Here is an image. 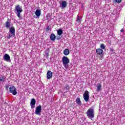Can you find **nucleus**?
I'll use <instances>...</instances> for the list:
<instances>
[{
  "mask_svg": "<svg viewBox=\"0 0 125 125\" xmlns=\"http://www.w3.org/2000/svg\"><path fill=\"white\" fill-rule=\"evenodd\" d=\"M62 65L66 69L69 68V63H70V59L66 56H63L62 58Z\"/></svg>",
  "mask_w": 125,
  "mask_h": 125,
  "instance_id": "1",
  "label": "nucleus"
},
{
  "mask_svg": "<svg viewBox=\"0 0 125 125\" xmlns=\"http://www.w3.org/2000/svg\"><path fill=\"white\" fill-rule=\"evenodd\" d=\"M22 11L23 10L22 9V8H21L20 5H17L15 6L14 12L17 14L18 18H20V19H21V16H20V14Z\"/></svg>",
  "mask_w": 125,
  "mask_h": 125,
  "instance_id": "2",
  "label": "nucleus"
},
{
  "mask_svg": "<svg viewBox=\"0 0 125 125\" xmlns=\"http://www.w3.org/2000/svg\"><path fill=\"white\" fill-rule=\"evenodd\" d=\"M86 115L88 119L92 120L94 118V110L92 108H89L86 112Z\"/></svg>",
  "mask_w": 125,
  "mask_h": 125,
  "instance_id": "3",
  "label": "nucleus"
},
{
  "mask_svg": "<svg viewBox=\"0 0 125 125\" xmlns=\"http://www.w3.org/2000/svg\"><path fill=\"white\" fill-rule=\"evenodd\" d=\"M9 92L10 93H12L13 95H16L17 94V91H16V88H15V86L12 85L9 88Z\"/></svg>",
  "mask_w": 125,
  "mask_h": 125,
  "instance_id": "4",
  "label": "nucleus"
},
{
  "mask_svg": "<svg viewBox=\"0 0 125 125\" xmlns=\"http://www.w3.org/2000/svg\"><path fill=\"white\" fill-rule=\"evenodd\" d=\"M89 92H88V91H85L83 95L84 100L85 101V102H88L89 99Z\"/></svg>",
  "mask_w": 125,
  "mask_h": 125,
  "instance_id": "5",
  "label": "nucleus"
},
{
  "mask_svg": "<svg viewBox=\"0 0 125 125\" xmlns=\"http://www.w3.org/2000/svg\"><path fill=\"white\" fill-rule=\"evenodd\" d=\"M41 113H42V105H38L35 110V114L38 115L40 116L41 115Z\"/></svg>",
  "mask_w": 125,
  "mask_h": 125,
  "instance_id": "6",
  "label": "nucleus"
},
{
  "mask_svg": "<svg viewBox=\"0 0 125 125\" xmlns=\"http://www.w3.org/2000/svg\"><path fill=\"white\" fill-rule=\"evenodd\" d=\"M60 7L63 9V8H66L67 7V1L63 0L60 2Z\"/></svg>",
  "mask_w": 125,
  "mask_h": 125,
  "instance_id": "7",
  "label": "nucleus"
},
{
  "mask_svg": "<svg viewBox=\"0 0 125 125\" xmlns=\"http://www.w3.org/2000/svg\"><path fill=\"white\" fill-rule=\"evenodd\" d=\"M3 59L4 61L6 62H11V60L10 59V56L7 54H5L3 57Z\"/></svg>",
  "mask_w": 125,
  "mask_h": 125,
  "instance_id": "8",
  "label": "nucleus"
},
{
  "mask_svg": "<svg viewBox=\"0 0 125 125\" xmlns=\"http://www.w3.org/2000/svg\"><path fill=\"white\" fill-rule=\"evenodd\" d=\"M9 33L11 34L13 37H15V28H14V26H12L10 28Z\"/></svg>",
  "mask_w": 125,
  "mask_h": 125,
  "instance_id": "9",
  "label": "nucleus"
},
{
  "mask_svg": "<svg viewBox=\"0 0 125 125\" xmlns=\"http://www.w3.org/2000/svg\"><path fill=\"white\" fill-rule=\"evenodd\" d=\"M35 105H36V99H32L30 102V106L32 109L35 108Z\"/></svg>",
  "mask_w": 125,
  "mask_h": 125,
  "instance_id": "10",
  "label": "nucleus"
},
{
  "mask_svg": "<svg viewBox=\"0 0 125 125\" xmlns=\"http://www.w3.org/2000/svg\"><path fill=\"white\" fill-rule=\"evenodd\" d=\"M46 75L47 80H50L52 78V72L50 70L48 71Z\"/></svg>",
  "mask_w": 125,
  "mask_h": 125,
  "instance_id": "11",
  "label": "nucleus"
},
{
  "mask_svg": "<svg viewBox=\"0 0 125 125\" xmlns=\"http://www.w3.org/2000/svg\"><path fill=\"white\" fill-rule=\"evenodd\" d=\"M96 52L98 55H101L102 54H103V50L102 49H97L96 50Z\"/></svg>",
  "mask_w": 125,
  "mask_h": 125,
  "instance_id": "12",
  "label": "nucleus"
},
{
  "mask_svg": "<svg viewBox=\"0 0 125 125\" xmlns=\"http://www.w3.org/2000/svg\"><path fill=\"white\" fill-rule=\"evenodd\" d=\"M41 14H42L41 10L37 9L35 12V15H36L37 17H40V16H41Z\"/></svg>",
  "mask_w": 125,
  "mask_h": 125,
  "instance_id": "13",
  "label": "nucleus"
},
{
  "mask_svg": "<svg viewBox=\"0 0 125 125\" xmlns=\"http://www.w3.org/2000/svg\"><path fill=\"white\" fill-rule=\"evenodd\" d=\"M76 102L79 106H82V102L80 98H77L76 100Z\"/></svg>",
  "mask_w": 125,
  "mask_h": 125,
  "instance_id": "14",
  "label": "nucleus"
},
{
  "mask_svg": "<svg viewBox=\"0 0 125 125\" xmlns=\"http://www.w3.org/2000/svg\"><path fill=\"white\" fill-rule=\"evenodd\" d=\"M63 54L65 56L69 55L70 54V50L68 49H65L63 50Z\"/></svg>",
  "mask_w": 125,
  "mask_h": 125,
  "instance_id": "15",
  "label": "nucleus"
},
{
  "mask_svg": "<svg viewBox=\"0 0 125 125\" xmlns=\"http://www.w3.org/2000/svg\"><path fill=\"white\" fill-rule=\"evenodd\" d=\"M50 39L51 41H55V39H56V36H55V35H54V34H51Z\"/></svg>",
  "mask_w": 125,
  "mask_h": 125,
  "instance_id": "16",
  "label": "nucleus"
},
{
  "mask_svg": "<svg viewBox=\"0 0 125 125\" xmlns=\"http://www.w3.org/2000/svg\"><path fill=\"white\" fill-rule=\"evenodd\" d=\"M5 27L7 29H9L10 28V22L7 21L5 23Z\"/></svg>",
  "mask_w": 125,
  "mask_h": 125,
  "instance_id": "17",
  "label": "nucleus"
},
{
  "mask_svg": "<svg viewBox=\"0 0 125 125\" xmlns=\"http://www.w3.org/2000/svg\"><path fill=\"white\" fill-rule=\"evenodd\" d=\"M57 34L59 36H61L63 34V30L61 29H59L57 30Z\"/></svg>",
  "mask_w": 125,
  "mask_h": 125,
  "instance_id": "18",
  "label": "nucleus"
},
{
  "mask_svg": "<svg viewBox=\"0 0 125 125\" xmlns=\"http://www.w3.org/2000/svg\"><path fill=\"white\" fill-rule=\"evenodd\" d=\"M97 87V91H99V90L101 89V87H102V85H101V83L98 84Z\"/></svg>",
  "mask_w": 125,
  "mask_h": 125,
  "instance_id": "19",
  "label": "nucleus"
},
{
  "mask_svg": "<svg viewBox=\"0 0 125 125\" xmlns=\"http://www.w3.org/2000/svg\"><path fill=\"white\" fill-rule=\"evenodd\" d=\"M45 55L47 57H48L49 56V49L48 48L46 49V51L45 52Z\"/></svg>",
  "mask_w": 125,
  "mask_h": 125,
  "instance_id": "20",
  "label": "nucleus"
},
{
  "mask_svg": "<svg viewBox=\"0 0 125 125\" xmlns=\"http://www.w3.org/2000/svg\"><path fill=\"white\" fill-rule=\"evenodd\" d=\"M76 21L78 23H81V21H82V19L81 18V17H80V16H77Z\"/></svg>",
  "mask_w": 125,
  "mask_h": 125,
  "instance_id": "21",
  "label": "nucleus"
},
{
  "mask_svg": "<svg viewBox=\"0 0 125 125\" xmlns=\"http://www.w3.org/2000/svg\"><path fill=\"white\" fill-rule=\"evenodd\" d=\"M64 89H66V90H69V89H70V87H69L68 84L64 86Z\"/></svg>",
  "mask_w": 125,
  "mask_h": 125,
  "instance_id": "22",
  "label": "nucleus"
},
{
  "mask_svg": "<svg viewBox=\"0 0 125 125\" xmlns=\"http://www.w3.org/2000/svg\"><path fill=\"white\" fill-rule=\"evenodd\" d=\"M100 47L101 49H105V45L104 44H101Z\"/></svg>",
  "mask_w": 125,
  "mask_h": 125,
  "instance_id": "23",
  "label": "nucleus"
},
{
  "mask_svg": "<svg viewBox=\"0 0 125 125\" xmlns=\"http://www.w3.org/2000/svg\"><path fill=\"white\" fill-rule=\"evenodd\" d=\"M46 30L47 32H48V31H50V27H49V26H47Z\"/></svg>",
  "mask_w": 125,
  "mask_h": 125,
  "instance_id": "24",
  "label": "nucleus"
},
{
  "mask_svg": "<svg viewBox=\"0 0 125 125\" xmlns=\"http://www.w3.org/2000/svg\"><path fill=\"white\" fill-rule=\"evenodd\" d=\"M0 82H4V79L3 78V77L0 78Z\"/></svg>",
  "mask_w": 125,
  "mask_h": 125,
  "instance_id": "25",
  "label": "nucleus"
},
{
  "mask_svg": "<svg viewBox=\"0 0 125 125\" xmlns=\"http://www.w3.org/2000/svg\"><path fill=\"white\" fill-rule=\"evenodd\" d=\"M12 37H13V36H12V34H11V35H8L7 36V38L8 39H10V38H12Z\"/></svg>",
  "mask_w": 125,
  "mask_h": 125,
  "instance_id": "26",
  "label": "nucleus"
},
{
  "mask_svg": "<svg viewBox=\"0 0 125 125\" xmlns=\"http://www.w3.org/2000/svg\"><path fill=\"white\" fill-rule=\"evenodd\" d=\"M116 2H118V3H120L121 1H122V0H115Z\"/></svg>",
  "mask_w": 125,
  "mask_h": 125,
  "instance_id": "27",
  "label": "nucleus"
},
{
  "mask_svg": "<svg viewBox=\"0 0 125 125\" xmlns=\"http://www.w3.org/2000/svg\"><path fill=\"white\" fill-rule=\"evenodd\" d=\"M110 51H111V52H113V51H114V48H110Z\"/></svg>",
  "mask_w": 125,
  "mask_h": 125,
  "instance_id": "28",
  "label": "nucleus"
},
{
  "mask_svg": "<svg viewBox=\"0 0 125 125\" xmlns=\"http://www.w3.org/2000/svg\"><path fill=\"white\" fill-rule=\"evenodd\" d=\"M48 17H49V14H48L46 15V18H47V19H48Z\"/></svg>",
  "mask_w": 125,
  "mask_h": 125,
  "instance_id": "29",
  "label": "nucleus"
},
{
  "mask_svg": "<svg viewBox=\"0 0 125 125\" xmlns=\"http://www.w3.org/2000/svg\"><path fill=\"white\" fill-rule=\"evenodd\" d=\"M123 32H124V29L122 28V29L121 30V33H123Z\"/></svg>",
  "mask_w": 125,
  "mask_h": 125,
  "instance_id": "30",
  "label": "nucleus"
}]
</instances>
